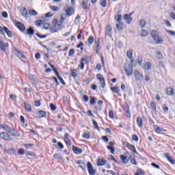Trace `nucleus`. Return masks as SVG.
Listing matches in <instances>:
<instances>
[{"label": "nucleus", "instance_id": "nucleus-1", "mask_svg": "<svg viewBox=\"0 0 175 175\" xmlns=\"http://www.w3.org/2000/svg\"><path fill=\"white\" fill-rule=\"evenodd\" d=\"M62 24H64V16H62L59 20L54 19L52 23V27L50 28L49 32L55 33L59 32L62 29Z\"/></svg>", "mask_w": 175, "mask_h": 175}, {"label": "nucleus", "instance_id": "nucleus-2", "mask_svg": "<svg viewBox=\"0 0 175 175\" xmlns=\"http://www.w3.org/2000/svg\"><path fill=\"white\" fill-rule=\"evenodd\" d=\"M0 128H2L3 131H5V132H8V133L15 137H20L21 136V133L6 124H0Z\"/></svg>", "mask_w": 175, "mask_h": 175}, {"label": "nucleus", "instance_id": "nucleus-3", "mask_svg": "<svg viewBox=\"0 0 175 175\" xmlns=\"http://www.w3.org/2000/svg\"><path fill=\"white\" fill-rule=\"evenodd\" d=\"M132 62H126L124 67L125 72L127 76H132L133 75V67Z\"/></svg>", "mask_w": 175, "mask_h": 175}, {"label": "nucleus", "instance_id": "nucleus-4", "mask_svg": "<svg viewBox=\"0 0 175 175\" xmlns=\"http://www.w3.org/2000/svg\"><path fill=\"white\" fill-rule=\"evenodd\" d=\"M151 36H152L154 41L157 43V44H162V43H163V38L158 36L157 31H152Z\"/></svg>", "mask_w": 175, "mask_h": 175}, {"label": "nucleus", "instance_id": "nucleus-5", "mask_svg": "<svg viewBox=\"0 0 175 175\" xmlns=\"http://www.w3.org/2000/svg\"><path fill=\"white\" fill-rule=\"evenodd\" d=\"M49 66H51V69H53L55 75H56L57 77L59 79L60 83L63 85H65V81H64V79H62V77H61L59 76V72L57 70V68H55V67H54L53 65H51V64H49Z\"/></svg>", "mask_w": 175, "mask_h": 175}, {"label": "nucleus", "instance_id": "nucleus-6", "mask_svg": "<svg viewBox=\"0 0 175 175\" xmlns=\"http://www.w3.org/2000/svg\"><path fill=\"white\" fill-rule=\"evenodd\" d=\"M5 32H6L8 38H12V36H13L12 33V31H9V29H8V27H1L0 26V33L1 35H5Z\"/></svg>", "mask_w": 175, "mask_h": 175}, {"label": "nucleus", "instance_id": "nucleus-7", "mask_svg": "<svg viewBox=\"0 0 175 175\" xmlns=\"http://www.w3.org/2000/svg\"><path fill=\"white\" fill-rule=\"evenodd\" d=\"M64 10L68 17H70V16L75 14V8L73 7H66L64 8Z\"/></svg>", "mask_w": 175, "mask_h": 175}, {"label": "nucleus", "instance_id": "nucleus-8", "mask_svg": "<svg viewBox=\"0 0 175 175\" xmlns=\"http://www.w3.org/2000/svg\"><path fill=\"white\" fill-rule=\"evenodd\" d=\"M0 139L5 140V142H12V137L6 132L0 133Z\"/></svg>", "mask_w": 175, "mask_h": 175}, {"label": "nucleus", "instance_id": "nucleus-9", "mask_svg": "<svg viewBox=\"0 0 175 175\" xmlns=\"http://www.w3.org/2000/svg\"><path fill=\"white\" fill-rule=\"evenodd\" d=\"M87 167L89 175L96 174V170L94 169V167L92 166V163H91V162H88Z\"/></svg>", "mask_w": 175, "mask_h": 175}, {"label": "nucleus", "instance_id": "nucleus-10", "mask_svg": "<svg viewBox=\"0 0 175 175\" xmlns=\"http://www.w3.org/2000/svg\"><path fill=\"white\" fill-rule=\"evenodd\" d=\"M96 77L97 79L100 81L102 88H105V86L106 85L105 78L100 74L97 75Z\"/></svg>", "mask_w": 175, "mask_h": 175}, {"label": "nucleus", "instance_id": "nucleus-11", "mask_svg": "<svg viewBox=\"0 0 175 175\" xmlns=\"http://www.w3.org/2000/svg\"><path fill=\"white\" fill-rule=\"evenodd\" d=\"M14 51L15 54L18 57V58L21 59V61H24L27 59L25 56H24V55H23V53L20 52V51H18L17 49L14 48Z\"/></svg>", "mask_w": 175, "mask_h": 175}, {"label": "nucleus", "instance_id": "nucleus-12", "mask_svg": "<svg viewBox=\"0 0 175 175\" xmlns=\"http://www.w3.org/2000/svg\"><path fill=\"white\" fill-rule=\"evenodd\" d=\"M13 23L16 27H17L18 29H19V31H25V26L23 25V23L20 22H17L16 21H13Z\"/></svg>", "mask_w": 175, "mask_h": 175}, {"label": "nucleus", "instance_id": "nucleus-13", "mask_svg": "<svg viewBox=\"0 0 175 175\" xmlns=\"http://www.w3.org/2000/svg\"><path fill=\"white\" fill-rule=\"evenodd\" d=\"M9 47V44L8 43H4L3 40L0 38V49L2 51H6V49Z\"/></svg>", "mask_w": 175, "mask_h": 175}, {"label": "nucleus", "instance_id": "nucleus-14", "mask_svg": "<svg viewBox=\"0 0 175 175\" xmlns=\"http://www.w3.org/2000/svg\"><path fill=\"white\" fill-rule=\"evenodd\" d=\"M144 70L145 72L147 71H150L152 70V64H151V62H148L146 63H145L144 66Z\"/></svg>", "mask_w": 175, "mask_h": 175}, {"label": "nucleus", "instance_id": "nucleus-15", "mask_svg": "<svg viewBox=\"0 0 175 175\" xmlns=\"http://www.w3.org/2000/svg\"><path fill=\"white\" fill-rule=\"evenodd\" d=\"M126 147H127V148H129L131 151H133L134 154H137V155H139V153H137V151H136V148L135 147V146L127 142L126 144Z\"/></svg>", "mask_w": 175, "mask_h": 175}, {"label": "nucleus", "instance_id": "nucleus-16", "mask_svg": "<svg viewBox=\"0 0 175 175\" xmlns=\"http://www.w3.org/2000/svg\"><path fill=\"white\" fill-rule=\"evenodd\" d=\"M153 129H154L156 133H158L159 135L161 133H163V132H166V130H165L163 128L159 127L157 125H154Z\"/></svg>", "mask_w": 175, "mask_h": 175}, {"label": "nucleus", "instance_id": "nucleus-17", "mask_svg": "<svg viewBox=\"0 0 175 175\" xmlns=\"http://www.w3.org/2000/svg\"><path fill=\"white\" fill-rule=\"evenodd\" d=\"M134 76L135 77V79H137L138 81H142L143 79H144V77H143V75H142V74L139 73L138 70H135L134 71Z\"/></svg>", "mask_w": 175, "mask_h": 175}, {"label": "nucleus", "instance_id": "nucleus-18", "mask_svg": "<svg viewBox=\"0 0 175 175\" xmlns=\"http://www.w3.org/2000/svg\"><path fill=\"white\" fill-rule=\"evenodd\" d=\"M72 151L77 155H79V154H81V152H83V149L77 148L75 146H72Z\"/></svg>", "mask_w": 175, "mask_h": 175}, {"label": "nucleus", "instance_id": "nucleus-19", "mask_svg": "<svg viewBox=\"0 0 175 175\" xmlns=\"http://www.w3.org/2000/svg\"><path fill=\"white\" fill-rule=\"evenodd\" d=\"M166 94L169 96H174L175 95L174 90H173L172 88H167Z\"/></svg>", "mask_w": 175, "mask_h": 175}, {"label": "nucleus", "instance_id": "nucleus-20", "mask_svg": "<svg viewBox=\"0 0 175 175\" xmlns=\"http://www.w3.org/2000/svg\"><path fill=\"white\" fill-rule=\"evenodd\" d=\"M77 164L79 165V167H81V170H85V163H84L83 160H78Z\"/></svg>", "mask_w": 175, "mask_h": 175}, {"label": "nucleus", "instance_id": "nucleus-21", "mask_svg": "<svg viewBox=\"0 0 175 175\" xmlns=\"http://www.w3.org/2000/svg\"><path fill=\"white\" fill-rule=\"evenodd\" d=\"M116 27L118 31H122L124 29V23L122 22H116Z\"/></svg>", "mask_w": 175, "mask_h": 175}, {"label": "nucleus", "instance_id": "nucleus-22", "mask_svg": "<svg viewBox=\"0 0 175 175\" xmlns=\"http://www.w3.org/2000/svg\"><path fill=\"white\" fill-rule=\"evenodd\" d=\"M133 54V52L132 51V50H129L126 53V55L128 57V58H129L130 59V62H133V61H135V59H133V57H132Z\"/></svg>", "mask_w": 175, "mask_h": 175}, {"label": "nucleus", "instance_id": "nucleus-23", "mask_svg": "<svg viewBox=\"0 0 175 175\" xmlns=\"http://www.w3.org/2000/svg\"><path fill=\"white\" fill-rule=\"evenodd\" d=\"M36 116H38V118H43L44 117H46V113L44 111H39L36 113Z\"/></svg>", "mask_w": 175, "mask_h": 175}, {"label": "nucleus", "instance_id": "nucleus-24", "mask_svg": "<svg viewBox=\"0 0 175 175\" xmlns=\"http://www.w3.org/2000/svg\"><path fill=\"white\" fill-rule=\"evenodd\" d=\"M64 139L66 144H67V146H70L71 142H70V139H69V134L66 133L64 135Z\"/></svg>", "mask_w": 175, "mask_h": 175}, {"label": "nucleus", "instance_id": "nucleus-25", "mask_svg": "<svg viewBox=\"0 0 175 175\" xmlns=\"http://www.w3.org/2000/svg\"><path fill=\"white\" fill-rule=\"evenodd\" d=\"M120 159H122V163L126 164L129 162V159H128V157L124 154L120 155Z\"/></svg>", "mask_w": 175, "mask_h": 175}, {"label": "nucleus", "instance_id": "nucleus-26", "mask_svg": "<svg viewBox=\"0 0 175 175\" xmlns=\"http://www.w3.org/2000/svg\"><path fill=\"white\" fill-rule=\"evenodd\" d=\"M88 64V60L87 59L82 58L81 60V69L83 70L84 69V66Z\"/></svg>", "mask_w": 175, "mask_h": 175}, {"label": "nucleus", "instance_id": "nucleus-27", "mask_svg": "<svg viewBox=\"0 0 175 175\" xmlns=\"http://www.w3.org/2000/svg\"><path fill=\"white\" fill-rule=\"evenodd\" d=\"M137 124L139 128L140 129L143 128V119L140 117H138L137 118Z\"/></svg>", "mask_w": 175, "mask_h": 175}, {"label": "nucleus", "instance_id": "nucleus-28", "mask_svg": "<svg viewBox=\"0 0 175 175\" xmlns=\"http://www.w3.org/2000/svg\"><path fill=\"white\" fill-rule=\"evenodd\" d=\"M111 31H112L111 26H110V25L107 26V27H106V33L110 38H111Z\"/></svg>", "mask_w": 175, "mask_h": 175}, {"label": "nucleus", "instance_id": "nucleus-29", "mask_svg": "<svg viewBox=\"0 0 175 175\" xmlns=\"http://www.w3.org/2000/svg\"><path fill=\"white\" fill-rule=\"evenodd\" d=\"M106 161L102 159H98L97 161V166H105Z\"/></svg>", "mask_w": 175, "mask_h": 175}, {"label": "nucleus", "instance_id": "nucleus-30", "mask_svg": "<svg viewBox=\"0 0 175 175\" xmlns=\"http://www.w3.org/2000/svg\"><path fill=\"white\" fill-rule=\"evenodd\" d=\"M124 20L126 21L127 24H131V21H132V18L131 17L130 15L129 14H125L124 16Z\"/></svg>", "mask_w": 175, "mask_h": 175}, {"label": "nucleus", "instance_id": "nucleus-31", "mask_svg": "<svg viewBox=\"0 0 175 175\" xmlns=\"http://www.w3.org/2000/svg\"><path fill=\"white\" fill-rule=\"evenodd\" d=\"M82 136H83V139H87L88 140L90 139V131H85V132H83Z\"/></svg>", "mask_w": 175, "mask_h": 175}, {"label": "nucleus", "instance_id": "nucleus-32", "mask_svg": "<svg viewBox=\"0 0 175 175\" xmlns=\"http://www.w3.org/2000/svg\"><path fill=\"white\" fill-rule=\"evenodd\" d=\"M70 73H71V77H74V79H76V77H77V70L72 69L71 70Z\"/></svg>", "mask_w": 175, "mask_h": 175}, {"label": "nucleus", "instance_id": "nucleus-33", "mask_svg": "<svg viewBox=\"0 0 175 175\" xmlns=\"http://www.w3.org/2000/svg\"><path fill=\"white\" fill-rule=\"evenodd\" d=\"M87 6H88V0H83L82 8L85 10L87 9Z\"/></svg>", "mask_w": 175, "mask_h": 175}, {"label": "nucleus", "instance_id": "nucleus-34", "mask_svg": "<svg viewBox=\"0 0 175 175\" xmlns=\"http://www.w3.org/2000/svg\"><path fill=\"white\" fill-rule=\"evenodd\" d=\"M111 91H112L113 92H116V94H120V90H118V87H111Z\"/></svg>", "mask_w": 175, "mask_h": 175}, {"label": "nucleus", "instance_id": "nucleus-35", "mask_svg": "<svg viewBox=\"0 0 175 175\" xmlns=\"http://www.w3.org/2000/svg\"><path fill=\"white\" fill-rule=\"evenodd\" d=\"M27 32L29 36H33L34 31H33V29H32L31 27L27 29Z\"/></svg>", "mask_w": 175, "mask_h": 175}, {"label": "nucleus", "instance_id": "nucleus-36", "mask_svg": "<svg viewBox=\"0 0 175 175\" xmlns=\"http://www.w3.org/2000/svg\"><path fill=\"white\" fill-rule=\"evenodd\" d=\"M49 8L52 12H58L59 10V8L57 6L51 5Z\"/></svg>", "mask_w": 175, "mask_h": 175}, {"label": "nucleus", "instance_id": "nucleus-37", "mask_svg": "<svg viewBox=\"0 0 175 175\" xmlns=\"http://www.w3.org/2000/svg\"><path fill=\"white\" fill-rule=\"evenodd\" d=\"M4 152H5V154H13L14 150L13 148L4 149Z\"/></svg>", "mask_w": 175, "mask_h": 175}, {"label": "nucleus", "instance_id": "nucleus-38", "mask_svg": "<svg viewBox=\"0 0 175 175\" xmlns=\"http://www.w3.org/2000/svg\"><path fill=\"white\" fill-rule=\"evenodd\" d=\"M121 14H118L116 16H115V20L116 21V23H121Z\"/></svg>", "mask_w": 175, "mask_h": 175}, {"label": "nucleus", "instance_id": "nucleus-39", "mask_svg": "<svg viewBox=\"0 0 175 175\" xmlns=\"http://www.w3.org/2000/svg\"><path fill=\"white\" fill-rule=\"evenodd\" d=\"M107 0H100V5L102 8H106Z\"/></svg>", "mask_w": 175, "mask_h": 175}, {"label": "nucleus", "instance_id": "nucleus-40", "mask_svg": "<svg viewBox=\"0 0 175 175\" xmlns=\"http://www.w3.org/2000/svg\"><path fill=\"white\" fill-rule=\"evenodd\" d=\"M22 15L25 17H27V16H28V12L27 11L26 8H22Z\"/></svg>", "mask_w": 175, "mask_h": 175}, {"label": "nucleus", "instance_id": "nucleus-41", "mask_svg": "<svg viewBox=\"0 0 175 175\" xmlns=\"http://www.w3.org/2000/svg\"><path fill=\"white\" fill-rule=\"evenodd\" d=\"M90 103V105H95L96 103V98L95 97H91Z\"/></svg>", "mask_w": 175, "mask_h": 175}, {"label": "nucleus", "instance_id": "nucleus-42", "mask_svg": "<svg viewBox=\"0 0 175 175\" xmlns=\"http://www.w3.org/2000/svg\"><path fill=\"white\" fill-rule=\"evenodd\" d=\"M29 14H30V16H37L38 12H36L35 10H31L29 12Z\"/></svg>", "mask_w": 175, "mask_h": 175}, {"label": "nucleus", "instance_id": "nucleus-43", "mask_svg": "<svg viewBox=\"0 0 175 175\" xmlns=\"http://www.w3.org/2000/svg\"><path fill=\"white\" fill-rule=\"evenodd\" d=\"M107 150H109L111 154H114L116 152V149L113 148V146H108L107 147Z\"/></svg>", "mask_w": 175, "mask_h": 175}, {"label": "nucleus", "instance_id": "nucleus-44", "mask_svg": "<svg viewBox=\"0 0 175 175\" xmlns=\"http://www.w3.org/2000/svg\"><path fill=\"white\" fill-rule=\"evenodd\" d=\"M35 24L37 27H40V25H42V24H43V21L42 20H38V21H36Z\"/></svg>", "mask_w": 175, "mask_h": 175}, {"label": "nucleus", "instance_id": "nucleus-45", "mask_svg": "<svg viewBox=\"0 0 175 175\" xmlns=\"http://www.w3.org/2000/svg\"><path fill=\"white\" fill-rule=\"evenodd\" d=\"M53 158H55V159H62L61 154H59L58 153L53 154Z\"/></svg>", "mask_w": 175, "mask_h": 175}, {"label": "nucleus", "instance_id": "nucleus-46", "mask_svg": "<svg viewBox=\"0 0 175 175\" xmlns=\"http://www.w3.org/2000/svg\"><path fill=\"white\" fill-rule=\"evenodd\" d=\"M156 55L158 59H162V58H163V56L162 55V53L161 52L156 53Z\"/></svg>", "mask_w": 175, "mask_h": 175}, {"label": "nucleus", "instance_id": "nucleus-47", "mask_svg": "<svg viewBox=\"0 0 175 175\" xmlns=\"http://www.w3.org/2000/svg\"><path fill=\"white\" fill-rule=\"evenodd\" d=\"M132 140L134 142H139V137L136 135H133L131 137Z\"/></svg>", "mask_w": 175, "mask_h": 175}, {"label": "nucleus", "instance_id": "nucleus-48", "mask_svg": "<svg viewBox=\"0 0 175 175\" xmlns=\"http://www.w3.org/2000/svg\"><path fill=\"white\" fill-rule=\"evenodd\" d=\"M139 25H140L141 28H144L146 27V21H140Z\"/></svg>", "mask_w": 175, "mask_h": 175}, {"label": "nucleus", "instance_id": "nucleus-49", "mask_svg": "<svg viewBox=\"0 0 175 175\" xmlns=\"http://www.w3.org/2000/svg\"><path fill=\"white\" fill-rule=\"evenodd\" d=\"M94 43V36H90L88 38V44H92Z\"/></svg>", "mask_w": 175, "mask_h": 175}, {"label": "nucleus", "instance_id": "nucleus-50", "mask_svg": "<svg viewBox=\"0 0 175 175\" xmlns=\"http://www.w3.org/2000/svg\"><path fill=\"white\" fill-rule=\"evenodd\" d=\"M141 35L142 36H147V35H148V32L147 31V30H142V32H141Z\"/></svg>", "mask_w": 175, "mask_h": 175}, {"label": "nucleus", "instance_id": "nucleus-51", "mask_svg": "<svg viewBox=\"0 0 175 175\" xmlns=\"http://www.w3.org/2000/svg\"><path fill=\"white\" fill-rule=\"evenodd\" d=\"M43 27H44V29H49L50 30V29H51L50 28L51 27L50 24H49V23H44Z\"/></svg>", "mask_w": 175, "mask_h": 175}, {"label": "nucleus", "instance_id": "nucleus-52", "mask_svg": "<svg viewBox=\"0 0 175 175\" xmlns=\"http://www.w3.org/2000/svg\"><path fill=\"white\" fill-rule=\"evenodd\" d=\"M165 32L171 35L172 36H175V31L172 30H165Z\"/></svg>", "mask_w": 175, "mask_h": 175}, {"label": "nucleus", "instance_id": "nucleus-53", "mask_svg": "<svg viewBox=\"0 0 175 175\" xmlns=\"http://www.w3.org/2000/svg\"><path fill=\"white\" fill-rule=\"evenodd\" d=\"M92 122H93L94 129H97V131H99V127L98 126V123L95 120H92Z\"/></svg>", "mask_w": 175, "mask_h": 175}, {"label": "nucleus", "instance_id": "nucleus-54", "mask_svg": "<svg viewBox=\"0 0 175 175\" xmlns=\"http://www.w3.org/2000/svg\"><path fill=\"white\" fill-rule=\"evenodd\" d=\"M25 110H31V105L29 104L24 103Z\"/></svg>", "mask_w": 175, "mask_h": 175}, {"label": "nucleus", "instance_id": "nucleus-55", "mask_svg": "<svg viewBox=\"0 0 175 175\" xmlns=\"http://www.w3.org/2000/svg\"><path fill=\"white\" fill-rule=\"evenodd\" d=\"M18 154L19 155H24V154H25V150L23 148H21L18 150Z\"/></svg>", "mask_w": 175, "mask_h": 175}, {"label": "nucleus", "instance_id": "nucleus-56", "mask_svg": "<svg viewBox=\"0 0 175 175\" xmlns=\"http://www.w3.org/2000/svg\"><path fill=\"white\" fill-rule=\"evenodd\" d=\"M109 118H111V120L114 118V113H113V111L111 110L109 111Z\"/></svg>", "mask_w": 175, "mask_h": 175}, {"label": "nucleus", "instance_id": "nucleus-57", "mask_svg": "<svg viewBox=\"0 0 175 175\" xmlns=\"http://www.w3.org/2000/svg\"><path fill=\"white\" fill-rule=\"evenodd\" d=\"M169 16L172 20H175V14L174 12H169Z\"/></svg>", "mask_w": 175, "mask_h": 175}, {"label": "nucleus", "instance_id": "nucleus-58", "mask_svg": "<svg viewBox=\"0 0 175 175\" xmlns=\"http://www.w3.org/2000/svg\"><path fill=\"white\" fill-rule=\"evenodd\" d=\"M1 16H2V17H3V18H8V12H3L1 13Z\"/></svg>", "mask_w": 175, "mask_h": 175}, {"label": "nucleus", "instance_id": "nucleus-59", "mask_svg": "<svg viewBox=\"0 0 175 175\" xmlns=\"http://www.w3.org/2000/svg\"><path fill=\"white\" fill-rule=\"evenodd\" d=\"M151 165H152V166L153 167H154L155 169H159V167H160L159 165H157V164L155 163H152Z\"/></svg>", "mask_w": 175, "mask_h": 175}, {"label": "nucleus", "instance_id": "nucleus-60", "mask_svg": "<svg viewBox=\"0 0 175 175\" xmlns=\"http://www.w3.org/2000/svg\"><path fill=\"white\" fill-rule=\"evenodd\" d=\"M150 107H151V109H152V110H155L157 109V105L154 103H151Z\"/></svg>", "mask_w": 175, "mask_h": 175}, {"label": "nucleus", "instance_id": "nucleus-61", "mask_svg": "<svg viewBox=\"0 0 175 175\" xmlns=\"http://www.w3.org/2000/svg\"><path fill=\"white\" fill-rule=\"evenodd\" d=\"M102 139L105 142V143H108L109 142V138L107 136H103Z\"/></svg>", "mask_w": 175, "mask_h": 175}, {"label": "nucleus", "instance_id": "nucleus-62", "mask_svg": "<svg viewBox=\"0 0 175 175\" xmlns=\"http://www.w3.org/2000/svg\"><path fill=\"white\" fill-rule=\"evenodd\" d=\"M126 117H127V118H131V112H129V110L126 111Z\"/></svg>", "mask_w": 175, "mask_h": 175}, {"label": "nucleus", "instance_id": "nucleus-63", "mask_svg": "<svg viewBox=\"0 0 175 175\" xmlns=\"http://www.w3.org/2000/svg\"><path fill=\"white\" fill-rule=\"evenodd\" d=\"M83 100L87 103V102H88L89 98H88V97L87 96L83 95Z\"/></svg>", "mask_w": 175, "mask_h": 175}, {"label": "nucleus", "instance_id": "nucleus-64", "mask_svg": "<svg viewBox=\"0 0 175 175\" xmlns=\"http://www.w3.org/2000/svg\"><path fill=\"white\" fill-rule=\"evenodd\" d=\"M77 49H81V51H83V42H81L77 45Z\"/></svg>", "mask_w": 175, "mask_h": 175}]
</instances>
